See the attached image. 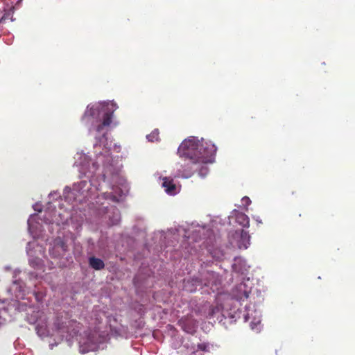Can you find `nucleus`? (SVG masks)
Instances as JSON below:
<instances>
[{"instance_id": "14", "label": "nucleus", "mask_w": 355, "mask_h": 355, "mask_svg": "<svg viewBox=\"0 0 355 355\" xmlns=\"http://www.w3.org/2000/svg\"><path fill=\"white\" fill-rule=\"evenodd\" d=\"M80 348H81V351H82L83 352H85V351H84V349H83V346H80Z\"/></svg>"}, {"instance_id": "11", "label": "nucleus", "mask_w": 355, "mask_h": 355, "mask_svg": "<svg viewBox=\"0 0 355 355\" xmlns=\"http://www.w3.org/2000/svg\"><path fill=\"white\" fill-rule=\"evenodd\" d=\"M242 200H243V202H247V203H250V202H250V200L249 199V198H248V197H244V198H243Z\"/></svg>"}, {"instance_id": "9", "label": "nucleus", "mask_w": 355, "mask_h": 355, "mask_svg": "<svg viewBox=\"0 0 355 355\" xmlns=\"http://www.w3.org/2000/svg\"><path fill=\"white\" fill-rule=\"evenodd\" d=\"M147 139L149 141L154 142L159 141V130L155 129L152 132L147 135Z\"/></svg>"}, {"instance_id": "8", "label": "nucleus", "mask_w": 355, "mask_h": 355, "mask_svg": "<svg viewBox=\"0 0 355 355\" xmlns=\"http://www.w3.org/2000/svg\"><path fill=\"white\" fill-rule=\"evenodd\" d=\"M97 112L96 108H94V107H87L86 109V111L83 115L82 121L85 123H89L91 122V119L93 117L94 115H95Z\"/></svg>"}, {"instance_id": "12", "label": "nucleus", "mask_w": 355, "mask_h": 355, "mask_svg": "<svg viewBox=\"0 0 355 355\" xmlns=\"http://www.w3.org/2000/svg\"><path fill=\"white\" fill-rule=\"evenodd\" d=\"M196 291V288H188V291H190V292H193Z\"/></svg>"}, {"instance_id": "10", "label": "nucleus", "mask_w": 355, "mask_h": 355, "mask_svg": "<svg viewBox=\"0 0 355 355\" xmlns=\"http://www.w3.org/2000/svg\"><path fill=\"white\" fill-rule=\"evenodd\" d=\"M198 350L202 351V352H207L208 351V345L206 343H200L198 345Z\"/></svg>"}, {"instance_id": "3", "label": "nucleus", "mask_w": 355, "mask_h": 355, "mask_svg": "<svg viewBox=\"0 0 355 355\" xmlns=\"http://www.w3.org/2000/svg\"><path fill=\"white\" fill-rule=\"evenodd\" d=\"M251 293V288L245 283H240L233 289V297L236 300L244 301L248 298Z\"/></svg>"}, {"instance_id": "6", "label": "nucleus", "mask_w": 355, "mask_h": 355, "mask_svg": "<svg viewBox=\"0 0 355 355\" xmlns=\"http://www.w3.org/2000/svg\"><path fill=\"white\" fill-rule=\"evenodd\" d=\"M250 241V235L247 231L241 230L240 232V240L238 243V247L239 248H248Z\"/></svg>"}, {"instance_id": "7", "label": "nucleus", "mask_w": 355, "mask_h": 355, "mask_svg": "<svg viewBox=\"0 0 355 355\" xmlns=\"http://www.w3.org/2000/svg\"><path fill=\"white\" fill-rule=\"evenodd\" d=\"M236 223L243 227H248L250 225V219L246 214L239 212L236 216Z\"/></svg>"}, {"instance_id": "5", "label": "nucleus", "mask_w": 355, "mask_h": 355, "mask_svg": "<svg viewBox=\"0 0 355 355\" xmlns=\"http://www.w3.org/2000/svg\"><path fill=\"white\" fill-rule=\"evenodd\" d=\"M89 264L91 268L100 270L105 268V263L100 258L96 257H90L89 259Z\"/></svg>"}, {"instance_id": "4", "label": "nucleus", "mask_w": 355, "mask_h": 355, "mask_svg": "<svg viewBox=\"0 0 355 355\" xmlns=\"http://www.w3.org/2000/svg\"><path fill=\"white\" fill-rule=\"evenodd\" d=\"M162 186L164 188L166 193L169 195H175L177 193V187L173 182V179L170 178H164Z\"/></svg>"}, {"instance_id": "2", "label": "nucleus", "mask_w": 355, "mask_h": 355, "mask_svg": "<svg viewBox=\"0 0 355 355\" xmlns=\"http://www.w3.org/2000/svg\"><path fill=\"white\" fill-rule=\"evenodd\" d=\"M117 109L116 104L114 103H108L103 106L104 114L103 121L96 125V130L98 133L102 132L105 127H108L112 123L113 113Z\"/></svg>"}, {"instance_id": "1", "label": "nucleus", "mask_w": 355, "mask_h": 355, "mask_svg": "<svg viewBox=\"0 0 355 355\" xmlns=\"http://www.w3.org/2000/svg\"><path fill=\"white\" fill-rule=\"evenodd\" d=\"M216 151L214 145L203 139L201 141L195 137L185 139L180 144L178 154L180 157L189 159V162L182 171H179V175L184 178H189L197 171L201 175H206L208 169L204 164L213 161Z\"/></svg>"}, {"instance_id": "13", "label": "nucleus", "mask_w": 355, "mask_h": 355, "mask_svg": "<svg viewBox=\"0 0 355 355\" xmlns=\"http://www.w3.org/2000/svg\"><path fill=\"white\" fill-rule=\"evenodd\" d=\"M214 313V308H212L210 314H211V315H213Z\"/></svg>"}]
</instances>
